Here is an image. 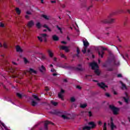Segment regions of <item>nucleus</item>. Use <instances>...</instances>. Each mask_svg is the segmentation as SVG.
Instances as JSON below:
<instances>
[{
  "label": "nucleus",
  "mask_w": 130,
  "mask_h": 130,
  "mask_svg": "<svg viewBox=\"0 0 130 130\" xmlns=\"http://www.w3.org/2000/svg\"><path fill=\"white\" fill-rule=\"evenodd\" d=\"M89 66L91 67L92 70H94V73L97 75V76H99V75H100V71H99V70L98 69L99 67L97 63L93 62L90 63Z\"/></svg>",
  "instance_id": "f257e3e1"
},
{
  "label": "nucleus",
  "mask_w": 130,
  "mask_h": 130,
  "mask_svg": "<svg viewBox=\"0 0 130 130\" xmlns=\"http://www.w3.org/2000/svg\"><path fill=\"white\" fill-rule=\"evenodd\" d=\"M112 16V14H110L108 16L107 19H105L102 20V23H103L104 24H107V23L111 24V23H113V22H114V19L111 18Z\"/></svg>",
  "instance_id": "f03ea898"
},
{
  "label": "nucleus",
  "mask_w": 130,
  "mask_h": 130,
  "mask_svg": "<svg viewBox=\"0 0 130 130\" xmlns=\"http://www.w3.org/2000/svg\"><path fill=\"white\" fill-rule=\"evenodd\" d=\"M47 37H48L47 34H42L40 35V36L38 37V39L40 42H42L43 41H44V42H46V41H47Z\"/></svg>",
  "instance_id": "7ed1b4c3"
},
{
  "label": "nucleus",
  "mask_w": 130,
  "mask_h": 130,
  "mask_svg": "<svg viewBox=\"0 0 130 130\" xmlns=\"http://www.w3.org/2000/svg\"><path fill=\"white\" fill-rule=\"evenodd\" d=\"M88 124L90 126H85L83 127V130H90L91 128H94L96 126V124L94 122H89Z\"/></svg>",
  "instance_id": "20e7f679"
},
{
  "label": "nucleus",
  "mask_w": 130,
  "mask_h": 130,
  "mask_svg": "<svg viewBox=\"0 0 130 130\" xmlns=\"http://www.w3.org/2000/svg\"><path fill=\"white\" fill-rule=\"evenodd\" d=\"M109 108H110V109L113 111V114H114L115 115L118 114V111H119V109L115 107L113 105H110Z\"/></svg>",
  "instance_id": "39448f33"
},
{
  "label": "nucleus",
  "mask_w": 130,
  "mask_h": 130,
  "mask_svg": "<svg viewBox=\"0 0 130 130\" xmlns=\"http://www.w3.org/2000/svg\"><path fill=\"white\" fill-rule=\"evenodd\" d=\"M99 50H100L99 52V55L100 57H103V55L104 54V50H106V48L103 47H101L99 48Z\"/></svg>",
  "instance_id": "423d86ee"
},
{
  "label": "nucleus",
  "mask_w": 130,
  "mask_h": 130,
  "mask_svg": "<svg viewBox=\"0 0 130 130\" xmlns=\"http://www.w3.org/2000/svg\"><path fill=\"white\" fill-rule=\"evenodd\" d=\"M48 124H54V123L50 122L49 121H45L44 122V127L43 130H48V127L47 126Z\"/></svg>",
  "instance_id": "0eeeda50"
},
{
  "label": "nucleus",
  "mask_w": 130,
  "mask_h": 130,
  "mask_svg": "<svg viewBox=\"0 0 130 130\" xmlns=\"http://www.w3.org/2000/svg\"><path fill=\"white\" fill-rule=\"evenodd\" d=\"M60 49L62 50H64L65 52H70V48L68 46H60Z\"/></svg>",
  "instance_id": "6e6552de"
},
{
  "label": "nucleus",
  "mask_w": 130,
  "mask_h": 130,
  "mask_svg": "<svg viewBox=\"0 0 130 130\" xmlns=\"http://www.w3.org/2000/svg\"><path fill=\"white\" fill-rule=\"evenodd\" d=\"M16 52H19L20 53H22L23 52H24V50H23V49H22V48L21 47V46L17 45L16 46Z\"/></svg>",
  "instance_id": "1a4fd4ad"
},
{
  "label": "nucleus",
  "mask_w": 130,
  "mask_h": 130,
  "mask_svg": "<svg viewBox=\"0 0 130 130\" xmlns=\"http://www.w3.org/2000/svg\"><path fill=\"white\" fill-rule=\"evenodd\" d=\"M64 93V90L63 89L61 90V92L58 94L59 98H60L61 100H63V93Z\"/></svg>",
  "instance_id": "9d476101"
},
{
  "label": "nucleus",
  "mask_w": 130,
  "mask_h": 130,
  "mask_svg": "<svg viewBox=\"0 0 130 130\" xmlns=\"http://www.w3.org/2000/svg\"><path fill=\"white\" fill-rule=\"evenodd\" d=\"M35 23H34V21L33 20H30L28 22L27 26L28 28H32L33 26H34Z\"/></svg>",
  "instance_id": "9b49d317"
},
{
  "label": "nucleus",
  "mask_w": 130,
  "mask_h": 130,
  "mask_svg": "<svg viewBox=\"0 0 130 130\" xmlns=\"http://www.w3.org/2000/svg\"><path fill=\"white\" fill-rule=\"evenodd\" d=\"M98 85L99 87L102 88V89H104V90H105V88H107V86L104 84V83L102 82V83H98Z\"/></svg>",
  "instance_id": "f8f14e48"
},
{
  "label": "nucleus",
  "mask_w": 130,
  "mask_h": 130,
  "mask_svg": "<svg viewBox=\"0 0 130 130\" xmlns=\"http://www.w3.org/2000/svg\"><path fill=\"white\" fill-rule=\"evenodd\" d=\"M41 17L42 18H44V19H45V20H49L50 19V16L46 15H45V14H42L41 15Z\"/></svg>",
  "instance_id": "ddd939ff"
},
{
  "label": "nucleus",
  "mask_w": 130,
  "mask_h": 130,
  "mask_svg": "<svg viewBox=\"0 0 130 130\" xmlns=\"http://www.w3.org/2000/svg\"><path fill=\"white\" fill-rule=\"evenodd\" d=\"M29 74H30V75H35L36 74H37L36 71L31 68L29 69Z\"/></svg>",
  "instance_id": "4468645a"
},
{
  "label": "nucleus",
  "mask_w": 130,
  "mask_h": 130,
  "mask_svg": "<svg viewBox=\"0 0 130 130\" xmlns=\"http://www.w3.org/2000/svg\"><path fill=\"white\" fill-rule=\"evenodd\" d=\"M111 130L116 129V126H115V125H114V124L112 122L111 123Z\"/></svg>",
  "instance_id": "2eb2a0df"
},
{
  "label": "nucleus",
  "mask_w": 130,
  "mask_h": 130,
  "mask_svg": "<svg viewBox=\"0 0 130 130\" xmlns=\"http://www.w3.org/2000/svg\"><path fill=\"white\" fill-rule=\"evenodd\" d=\"M0 125H2V126H3V127H4L5 129H6V130H10V129H9V128H8V127H7V126H6V124H5V123H4V122H3L1 121H0Z\"/></svg>",
  "instance_id": "dca6fc26"
},
{
  "label": "nucleus",
  "mask_w": 130,
  "mask_h": 130,
  "mask_svg": "<svg viewBox=\"0 0 130 130\" xmlns=\"http://www.w3.org/2000/svg\"><path fill=\"white\" fill-rule=\"evenodd\" d=\"M48 54L50 56V57H53V52H52V51L50 50H48Z\"/></svg>",
  "instance_id": "f3484780"
},
{
  "label": "nucleus",
  "mask_w": 130,
  "mask_h": 130,
  "mask_svg": "<svg viewBox=\"0 0 130 130\" xmlns=\"http://www.w3.org/2000/svg\"><path fill=\"white\" fill-rule=\"evenodd\" d=\"M52 39L54 41H58L59 38H58V37H57V36L54 35V36H52Z\"/></svg>",
  "instance_id": "a211bd4d"
},
{
  "label": "nucleus",
  "mask_w": 130,
  "mask_h": 130,
  "mask_svg": "<svg viewBox=\"0 0 130 130\" xmlns=\"http://www.w3.org/2000/svg\"><path fill=\"white\" fill-rule=\"evenodd\" d=\"M40 70L41 71V72L42 73H44V72H45V71H46V69H45V67H44V66L43 65H42L41 67V68L40 69Z\"/></svg>",
  "instance_id": "6ab92c4d"
},
{
  "label": "nucleus",
  "mask_w": 130,
  "mask_h": 130,
  "mask_svg": "<svg viewBox=\"0 0 130 130\" xmlns=\"http://www.w3.org/2000/svg\"><path fill=\"white\" fill-rule=\"evenodd\" d=\"M83 44H84V47L87 48V46H89V42H88L87 40L83 41Z\"/></svg>",
  "instance_id": "aec40b11"
},
{
  "label": "nucleus",
  "mask_w": 130,
  "mask_h": 130,
  "mask_svg": "<svg viewBox=\"0 0 130 130\" xmlns=\"http://www.w3.org/2000/svg\"><path fill=\"white\" fill-rule=\"evenodd\" d=\"M76 71H83V69L82 68V65L79 64L78 67L76 68Z\"/></svg>",
  "instance_id": "412c9836"
},
{
  "label": "nucleus",
  "mask_w": 130,
  "mask_h": 130,
  "mask_svg": "<svg viewBox=\"0 0 130 130\" xmlns=\"http://www.w3.org/2000/svg\"><path fill=\"white\" fill-rule=\"evenodd\" d=\"M114 64L116 67L119 66V61L116 59L114 60Z\"/></svg>",
  "instance_id": "4be33fe9"
},
{
  "label": "nucleus",
  "mask_w": 130,
  "mask_h": 130,
  "mask_svg": "<svg viewBox=\"0 0 130 130\" xmlns=\"http://www.w3.org/2000/svg\"><path fill=\"white\" fill-rule=\"evenodd\" d=\"M36 26L38 29H40L42 27V25H41V23L40 22H37L36 24Z\"/></svg>",
  "instance_id": "5701e85b"
},
{
  "label": "nucleus",
  "mask_w": 130,
  "mask_h": 130,
  "mask_svg": "<svg viewBox=\"0 0 130 130\" xmlns=\"http://www.w3.org/2000/svg\"><path fill=\"white\" fill-rule=\"evenodd\" d=\"M15 11L16 12V13L17 15H20L21 14V10H20V8H16L15 9Z\"/></svg>",
  "instance_id": "b1692460"
},
{
  "label": "nucleus",
  "mask_w": 130,
  "mask_h": 130,
  "mask_svg": "<svg viewBox=\"0 0 130 130\" xmlns=\"http://www.w3.org/2000/svg\"><path fill=\"white\" fill-rule=\"evenodd\" d=\"M31 105L32 106H36L37 105V102H35L34 100H32L31 103Z\"/></svg>",
  "instance_id": "393cba45"
},
{
  "label": "nucleus",
  "mask_w": 130,
  "mask_h": 130,
  "mask_svg": "<svg viewBox=\"0 0 130 130\" xmlns=\"http://www.w3.org/2000/svg\"><path fill=\"white\" fill-rule=\"evenodd\" d=\"M43 27H44V28H46V29H47V30H48L49 32H51V29L49 27H48V26H47V25L44 24V25H43Z\"/></svg>",
  "instance_id": "a878e982"
},
{
  "label": "nucleus",
  "mask_w": 130,
  "mask_h": 130,
  "mask_svg": "<svg viewBox=\"0 0 130 130\" xmlns=\"http://www.w3.org/2000/svg\"><path fill=\"white\" fill-rule=\"evenodd\" d=\"M62 118H63V119H70V117L66 115H62L61 116Z\"/></svg>",
  "instance_id": "bb28decb"
},
{
  "label": "nucleus",
  "mask_w": 130,
  "mask_h": 130,
  "mask_svg": "<svg viewBox=\"0 0 130 130\" xmlns=\"http://www.w3.org/2000/svg\"><path fill=\"white\" fill-rule=\"evenodd\" d=\"M2 47H4V48H8V43L7 42H4Z\"/></svg>",
  "instance_id": "cd10ccee"
},
{
  "label": "nucleus",
  "mask_w": 130,
  "mask_h": 130,
  "mask_svg": "<svg viewBox=\"0 0 130 130\" xmlns=\"http://www.w3.org/2000/svg\"><path fill=\"white\" fill-rule=\"evenodd\" d=\"M32 97L34 98V99H36V100H37V101H40L39 98H38V96H37V95H36L33 94Z\"/></svg>",
  "instance_id": "c85d7f7f"
},
{
  "label": "nucleus",
  "mask_w": 130,
  "mask_h": 130,
  "mask_svg": "<svg viewBox=\"0 0 130 130\" xmlns=\"http://www.w3.org/2000/svg\"><path fill=\"white\" fill-rule=\"evenodd\" d=\"M41 58L43 60L46 59V56L43 54H42L41 55Z\"/></svg>",
  "instance_id": "c756f323"
},
{
  "label": "nucleus",
  "mask_w": 130,
  "mask_h": 130,
  "mask_svg": "<svg viewBox=\"0 0 130 130\" xmlns=\"http://www.w3.org/2000/svg\"><path fill=\"white\" fill-rule=\"evenodd\" d=\"M56 28L58 30H59V31H60V32L62 34V29L61 28L58 26V25H56Z\"/></svg>",
  "instance_id": "7c9ffc66"
},
{
  "label": "nucleus",
  "mask_w": 130,
  "mask_h": 130,
  "mask_svg": "<svg viewBox=\"0 0 130 130\" xmlns=\"http://www.w3.org/2000/svg\"><path fill=\"white\" fill-rule=\"evenodd\" d=\"M120 83L122 85V89H126V86H125V84H123L122 82L120 81Z\"/></svg>",
  "instance_id": "2f4dec72"
},
{
  "label": "nucleus",
  "mask_w": 130,
  "mask_h": 130,
  "mask_svg": "<svg viewBox=\"0 0 130 130\" xmlns=\"http://www.w3.org/2000/svg\"><path fill=\"white\" fill-rule=\"evenodd\" d=\"M80 107L81 108H85L87 107V104H81Z\"/></svg>",
  "instance_id": "473e14b6"
},
{
  "label": "nucleus",
  "mask_w": 130,
  "mask_h": 130,
  "mask_svg": "<svg viewBox=\"0 0 130 130\" xmlns=\"http://www.w3.org/2000/svg\"><path fill=\"white\" fill-rule=\"evenodd\" d=\"M83 53H86V52H87V47H84L83 48V49L82 50Z\"/></svg>",
  "instance_id": "72a5a7b5"
},
{
  "label": "nucleus",
  "mask_w": 130,
  "mask_h": 130,
  "mask_svg": "<svg viewBox=\"0 0 130 130\" xmlns=\"http://www.w3.org/2000/svg\"><path fill=\"white\" fill-rule=\"evenodd\" d=\"M60 56L61 57L64 58L65 59H67V56H66V55H64V54H63L62 53H60Z\"/></svg>",
  "instance_id": "f704fd0d"
},
{
  "label": "nucleus",
  "mask_w": 130,
  "mask_h": 130,
  "mask_svg": "<svg viewBox=\"0 0 130 130\" xmlns=\"http://www.w3.org/2000/svg\"><path fill=\"white\" fill-rule=\"evenodd\" d=\"M51 104H52V105H53L54 106H56L57 105V103L56 102H54L53 101H51Z\"/></svg>",
  "instance_id": "c9c22d12"
},
{
  "label": "nucleus",
  "mask_w": 130,
  "mask_h": 130,
  "mask_svg": "<svg viewBox=\"0 0 130 130\" xmlns=\"http://www.w3.org/2000/svg\"><path fill=\"white\" fill-rule=\"evenodd\" d=\"M70 101H71L72 102H75V101H76V99H75L74 97H72L70 99Z\"/></svg>",
  "instance_id": "e433bc0d"
},
{
  "label": "nucleus",
  "mask_w": 130,
  "mask_h": 130,
  "mask_svg": "<svg viewBox=\"0 0 130 130\" xmlns=\"http://www.w3.org/2000/svg\"><path fill=\"white\" fill-rule=\"evenodd\" d=\"M103 130H107V127H106V123H104Z\"/></svg>",
  "instance_id": "4c0bfd02"
},
{
  "label": "nucleus",
  "mask_w": 130,
  "mask_h": 130,
  "mask_svg": "<svg viewBox=\"0 0 130 130\" xmlns=\"http://www.w3.org/2000/svg\"><path fill=\"white\" fill-rule=\"evenodd\" d=\"M25 19H26V20H29V19H30V16L29 15L26 14L25 16Z\"/></svg>",
  "instance_id": "58836bf2"
},
{
  "label": "nucleus",
  "mask_w": 130,
  "mask_h": 130,
  "mask_svg": "<svg viewBox=\"0 0 130 130\" xmlns=\"http://www.w3.org/2000/svg\"><path fill=\"white\" fill-rule=\"evenodd\" d=\"M16 95H17V97H19V98H22V94H21L20 93H17L16 94Z\"/></svg>",
  "instance_id": "ea45409f"
},
{
  "label": "nucleus",
  "mask_w": 130,
  "mask_h": 130,
  "mask_svg": "<svg viewBox=\"0 0 130 130\" xmlns=\"http://www.w3.org/2000/svg\"><path fill=\"white\" fill-rule=\"evenodd\" d=\"M124 100L126 103H128V98H124Z\"/></svg>",
  "instance_id": "a19ab883"
},
{
  "label": "nucleus",
  "mask_w": 130,
  "mask_h": 130,
  "mask_svg": "<svg viewBox=\"0 0 130 130\" xmlns=\"http://www.w3.org/2000/svg\"><path fill=\"white\" fill-rule=\"evenodd\" d=\"M26 15H28L30 16V15H32V13L30 11H27L26 12Z\"/></svg>",
  "instance_id": "79ce46f5"
},
{
  "label": "nucleus",
  "mask_w": 130,
  "mask_h": 130,
  "mask_svg": "<svg viewBox=\"0 0 130 130\" xmlns=\"http://www.w3.org/2000/svg\"><path fill=\"white\" fill-rule=\"evenodd\" d=\"M24 62L25 63H28V60H27V58H23Z\"/></svg>",
  "instance_id": "37998d69"
},
{
  "label": "nucleus",
  "mask_w": 130,
  "mask_h": 130,
  "mask_svg": "<svg viewBox=\"0 0 130 130\" xmlns=\"http://www.w3.org/2000/svg\"><path fill=\"white\" fill-rule=\"evenodd\" d=\"M0 27L4 28V27H5V24L3 23H0Z\"/></svg>",
  "instance_id": "c03bdc74"
},
{
  "label": "nucleus",
  "mask_w": 130,
  "mask_h": 130,
  "mask_svg": "<svg viewBox=\"0 0 130 130\" xmlns=\"http://www.w3.org/2000/svg\"><path fill=\"white\" fill-rule=\"evenodd\" d=\"M88 115L90 117L92 116V112L91 111L88 112Z\"/></svg>",
  "instance_id": "a18cd8bd"
},
{
  "label": "nucleus",
  "mask_w": 130,
  "mask_h": 130,
  "mask_svg": "<svg viewBox=\"0 0 130 130\" xmlns=\"http://www.w3.org/2000/svg\"><path fill=\"white\" fill-rule=\"evenodd\" d=\"M117 77L118 78H121L122 77V75L121 74H119L117 75Z\"/></svg>",
  "instance_id": "49530a36"
},
{
  "label": "nucleus",
  "mask_w": 130,
  "mask_h": 130,
  "mask_svg": "<svg viewBox=\"0 0 130 130\" xmlns=\"http://www.w3.org/2000/svg\"><path fill=\"white\" fill-rule=\"evenodd\" d=\"M99 125H102V122H101V121H99L98 122Z\"/></svg>",
  "instance_id": "de8ad7c7"
},
{
  "label": "nucleus",
  "mask_w": 130,
  "mask_h": 130,
  "mask_svg": "<svg viewBox=\"0 0 130 130\" xmlns=\"http://www.w3.org/2000/svg\"><path fill=\"white\" fill-rule=\"evenodd\" d=\"M77 52L78 54H79V53H80V49L79 48H77Z\"/></svg>",
  "instance_id": "09e8293b"
},
{
  "label": "nucleus",
  "mask_w": 130,
  "mask_h": 130,
  "mask_svg": "<svg viewBox=\"0 0 130 130\" xmlns=\"http://www.w3.org/2000/svg\"><path fill=\"white\" fill-rule=\"evenodd\" d=\"M106 96L107 97H110V94H109V93H106Z\"/></svg>",
  "instance_id": "8fccbe9b"
},
{
  "label": "nucleus",
  "mask_w": 130,
  "mask_h": 130,
  "mask_svg": "<svg viewBox=\"0 0 130 130\" xmlns=\"http://www.w3.org/2000/svg\"><path fill=\"white\" fill-rule=\"evenodd\" d=\"M51 72H52L53 73H54V72H56V71H55V70H54V69L53 68L51 70Z\"/></svg>",
  "instance_id": "3c124183"
},
{
  "label": "nucleus",
  "mask_w": 130,
  "mask_h": 130,
  "mask_svg": "<svg viewBox=\"0 0 130 130\" xmlns=\"http://www.w3.org/2000/svg\"><path fill=\"white\" fill-rule=\"evenodd\" d=\"M51 3L52 4H55L56 3V1H51Z\"/></svg>",
  "instance_id": "603ef678"
},
{
  "label": "nucleus",
  "mask_w": 130,
  "mask_h": 130,
  "mask_svg": "<svg viewBox=\"0 0 130 130\" xmlns=\"http://www.w3.org/2000/svg\"><path fill=\"white\" fill-rule=\"evenodd\" d=\"M61 43H62L63 44H67V42H66L64 41H61Z\"/></svg>",
  "instance_id": "864d4df0"
},
{
  "label": "nucleus",
  "mask_w": 130,
  "mask_h": 130,
  "mask_svg": "<svg viewBox=\"0 0 130 130\" xmlns=\"http://www.w3.org/2000/svg\"><path fill=\"white\" fill-rule=\"evenodd\" d=\"M76 88H77V89H81V86H79V85H78L77 87H76Z\"/></svg>",
  "instance_id": "5fc2aeb1"
},
{
  "label": "nucleus",
  "mask_w": 130,
  "mask_h": 130,
  "mask_svg": "<svg viewBox=\"0 0 130 130\" xmlns=\"http://www.w3.org/2000/svg\"><path fill=\"white\" fill-rule=\"evenodd\" d=\"M1 47H3V44H2V43L0 42V48Z\"/></svg>",
  "instance_id": "6e6d98bb"
},
{
  "label": "nucleus",
  "mask_w": 130,
  "mask_h": 130,
  "mask_svg": "<svg viewBox=\"0 0 130 130\" xmlns=\"http://www.w3.org/2000/svg\"><path fill=\"white\" fill-rule=\"evenodd\" d=\"M56 59H57L56 57H54L53 58V60H54V61H56Z\"/></svg>",
  "instance_id": "4d7b16f0"
},
{
  "label": "nucleus",
  "mask_w": 130,
  "mask_h": 130,
  "mask_svg": "<svg viewBox=\"0 0 130 130\" xmlns=\"http://www.w3.org/2000/svg\"><path fill=\"white\" fill-rule=\"evenodd\" d=\"M41 2L42 3V4H44V0H41Z\"/></svg>",
  "instance_id": "13d9d810"
},
{
  "label": "nucleus",
  "mask_w": 130,
  "mask_h": 130,
  "mask_svg": "<svg viewBox=\"0 0 130 130\" xmlns=\"http://www.w3.org/2000/svg\"><path fill=\"white\" fill-rule=\"evenodd\" d=\"M125 56L126 57H128V55H127V54H125Z\"/></svg>",
  "instance_id": "bf43d9fd"
},
{
  "label": "nucleus",
  "mask_w": 130,
  "mask_h": 130,
  "mask_svg": "<svg viewBox=\"0 0 130 130\" xmlns=\"http://www.w3.org/2000/svg\"><path fill=\"white\" fill-rule=\"evenodd\" d=\"M53 76H57V74L56 73L53 74Z\"/></svg>",
  "instance_id": "052dcab7"
},
{
  "label": "nucleus",
  "mask_w": 130,
  "mask_h": 130,
  "mask_svg": "<svg viewBox=\"0 0 130 130\" xmlns=\"http://www.w3.org/2000/svg\"><path fill=\"white\" fill-rule=\"evenodd\" d=\"M12 63H13V64L17 65V63H16V62H12Z\"/></svg>",
  "instance_id": "680f3d73"
},
{
  "label": "nucleus",
  "mask_w": 130,
  "mask_h": 130,
  "mask_svg": "<svg viewBox=\"0 0 130 130\" xmlns=\"http://www.w3.org/2000/svg\"><path fill=\"white\" fill-rule=\"evenodd\" d=\"M50 67L51 68H52V67H53V65H52V64H51L50 65Z\"/></svg>",
  "instance_id": "e2e57ef3"
},
{
  "label": "nucleus",
  "mask_w": 130,
  "mask_h": 130,
  "mask_svg": "<svg viewBox=\"0 0 130 130\" xmlns=\"http://www.w3.org/2000/svg\"><path fill=\"white\" fill-rule=\"evenodd\" d=\"M87 52L89 53L90 52V49L87 50Z\"/></svg>",
  "instance_id": "0e129e2a"
},
{
  "label": "nucleus",
  "mask_w": 130,
  "mask_h": 130,
  "mask_svg": "<svg viewBox=\"0 0 130 130\" xmlns=\"http://www.w3.org/2000/svg\"><path fill=\"white\" fill-rule=\"evenodd\" d=\"M110 71H113V68H110Z\"/></svg>",
  "instance_id": "69168bd1"
},
{
  "label": "nucleus",
  "mask_w": 130,
  "mask_h": 130,
  "mask_svg": "<svg viewBox=\"0 0 130 130\" xmlns=\"http://www.w3.org/2000/svg\"><path fill=\"white\" fill-rule=\"evenodd\" d=\"M119 103L120 105H121V104H122V103H121L120 102H119Z\"/></svg>",
  "instance_id": "338daca9"
},
{
  "label": "nucleus",
  "mask_w": 130,
  "mask_h": 130,
  "mask_svg": "<svg viewBox=\"0 0 130 130\" xmlns=\"http://www.w3.org/2000/svg\"><path fill=\"white\" fill-rule=\"evenodd\" d=\"M128 13L130 14V10H128Z\"/></svg>",
  "instance_id": "774afa93"
}]
</instances>
